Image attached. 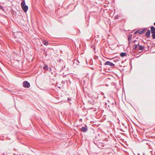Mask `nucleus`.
Segmentation results:
<instances>
[{
  "mask_svg": "<svg viewBox=\"0 0 155 155\" xmlns=\"http://www.w3.org/2000/svg\"><path fill=\"white\" fill-rule=\"evenodd\" d=\"M126 55V53L124 52H122L120 54V56L121 57H124Z\"/></svg>",
  "mask_w": 155,
  "mask_h": 155,
  "instance_id": "obj_10",
  "label": "nucleus"
},
{
  "mask_svg": "<svg viewBox=\"0 0 155 155\" xmlns=\"http://www.w3.org/2000/svg\"><path fill=\"white\" fill-rule=\"evenodd\" d=\"M23 86L25 87L28 88L30 87V84L28 81H24L23 82Z\"/></svg>",
  "mask_w": 155,
  "mask_h": 155,
  "instance_id": "obj_2",
  "label": "nucleus"
},
{
  "mask_svg": "<svg viewBox=\"0 0 155 155\" xmlns=\"http://www.w3.org/2000/svg\"><path fill=\"white\" fill-rule=\"evenodd\" d=\"M138 49L140 50H143L144 49V47L143 46H141L139 44V43H138Z\"/></svg>",
  "mask_w": 155,
  "mask_h": 155,
  "instance_id": "obj_5",
  "label": "nucleus"
},
{
  "mask_svg": "<svg viewBox=\"0 0 155 155\" xmlns=\"http://www.w3.org/2000/svg\"><path fill=\"white\" fill-rule=\"evenodd\" d=\"M71 100V99H69L68 98V101H70V100Z\"/></svg>",
  "mask_w": 155,
  "mask_h": 155,
  "instance_id": "obj_21",
  "label": "nucleus"
},
{
  "mask_svg": "<svg viewBox=\"0 0 155 155\" xmlns=\"http://www.w3.org/2000/svg\"><path fill=\"white\" fill-rule=\"evenodd\" d=\"M0 9H2L3 10H4V9H3V7L2 6L0 5Z\"/></svg>",
  "mask_w": 155,
  "mask_h": 155,
  "instance_id": "obj_16",
  "label": "nucleus"
},
{
  "mask_svg": "<svg viewBox=\"0 0 155 155\" xmlns=\"http://www.w3.org/2000/svg\"><path fill=\"white\" fill-rule=\"evenodd\" d=\"M47 67H48L47 65H46L45 66H44L43 68H47Z\"/></svg>",
  "mask_w": 155,
  "mask_h": 155,
  "instance_id": "obj_20",
  "label": "nucleus"
},
{
  "mask_svg": "<svg viewBox=\"0 0 155 155\" xmlns=\"http://www.w3.org/2000/svg\"><path fill=\"white\" fill-rule=\"evenodd\" d=\"M64 18H62V17H60V18H58V21H60V22H61V23H62V22H61V20H62Z\"/></svg>",
  "mask_w": 155,
  "mask_h": 155,
  "instance_id": "obj_14",
  "label": "nucleus"
},
{
  "mask_svg": "<svg viewBox=\"0 0 155 155\" xmlns=\"http://www.w3.org/2000/svg\"><path fill=\"white\" fill-rule=\"evenodd\" d=\"M118 17H119V16L118 15H117L114 17V19H118Z\"/></svg>",
  "mask_w": 155,
  "mask_h": 155,
  "instance_id": "obj_15",
  "label": "nucleus"
},
{
  "mask_svg": "<svg viewBox=\"0 0 155 155\" xmlns=\"http://www.w3.org/2000/svg\"><path fill=\"white\" fill-rule=\"evenodd\" d=\"M136 40H134V41H133L132 43H135L137 41Z\"/></svg>",
  "mask_w": 155,
  "mask_h": 155,
  "instance_id": "obj_19",
  "label": "nucleus"
},
{
  "mask_svg": "<svg viewBox=\"0 0 155 155\" xmlns=\"http://www.w3.org/2000/svg\"><path fill=\"white\" fill-rule=\"evenodd\" d=\"M150 31L149 30H148L147 31L145 34V36L148 38L150 36Z\"/></svg>",
  "mask_w": 155,
  "mask_h": 155,
  "instance_id": "obj_4",
  "label": "nucleus"
},
{
  "mask_svg": "<svg viewBox=\"0 0 155 155\" xmlns=\"http://www.w3.org/2000/svg\"><path fill=\"white\" fill-rule=\"evenodd\" d=\"M21 5L23 11L25 12H26L28 10V7L25 5V0H23L21 3Z\"/></svg>",
  "mask_w": 155,
  "mask_h": 155,
  "instance_id": "obj_1",
  "label": "nucleus"
},
{
  "mask_svg": "<svg viewBox=\"0 0 155 155\" xmlns=\"http://www.w3.org/2000/svg\"><path fill=\"white\" fill-rule=\"evenodd\" d=\"M81 129L83 132H86L87 130V127H82L81 128Z\"/></svg>",
  "mask_w": 155,
  "mask_h": 155,
  "instance_id": "obj_6",
  "label": "nucleus"
},
{
  "mask_svg": "<svg viewBox=\"0 0 155 155\" xmlns=\"http://www.w3.org/2000/svg\"><path fill=\"white\" fill-rule=\"evenodd\" d=\"M105 65H108L111 66H114V64L113 63L109 61H106L105 63Z\"/></svg>",
  "mask_w": 155,
  "mask_h": 155,
  "instance_id": "obj_3",
  "label": "nucleus"
},
{
  "mask_svg": "<svg viewBox=\"0 0 155 155\" xmlns=\"http://www.w3.org/2000/svg\"><path fill=\"white\" fill-rule=\"evenodd\" d=\"M138 32H139V30H137V31H135L134 33V34H137V33H138Z\"/></svg>",
  "mask_w": 155,
  "mask_h": 155,
  "instance_id": "obj_18",
  "label": "nucleus"
},
{
  "mask_svg": "<svg viewBox=\"0 0 155 155\" xmlns=\"http://www.w3.org/2000/svg\"><path fill=\"white\" fill-rule=\"evenodd\" d=\"M43 44L46 46H47L48 45V42L45 40H43Z\"/></svg>",
  "mask_w": 155,
  "mask_h": 155,
  "instance_id": "obj_11",
  "label": "nucleus"
},
{
  "mask_svg": "<svg viewBox=\"0 0 155 155\" xmlns=\"http://www.w3.org/2000/svg\"><path fill=\"white\" fill-rule=\"evenodd\" d=\"M152 38L153 39H155V32L154 33H152Z\"/></svg>",
  "mask_w": 155,
  "mask_h": 155,
  "instance_id": "obj_13",
  "label": "nucleus"
},
{
  "mask_svg": "<svg viewBox=\"0 0 155 155\" xmlns=\"http://www.w3.org/2000/svg\"><path fill=\"white\" fill-rule=\"evenodd\" d=\"M150 30L151 33H155V28L153 26L150 27Z\"/></svg>",
  "mask_w": 155,
  "mask_h": 155,
  "instance_id": "obj_8",
  "label": "nucleus"
},
{
  "mask_svg": "<svg viewBox=\"0 0 155 155\" xmlns=\"http://www.w3.org/2000/svg\"><path fill=\"white\" fill-rule=\"evenodd\" d=\"M131 41L130 40H128V43L129 45L131 43Z\"/></svg>",
  "mask_w": 155,
  "mask_h": 155,
  "instance_id": "obj_17",
  "label": "nucleus"
},
{
  "mask_svg": "<svg viewBox=\"0 0 155 155\" xmlns=\"http://www.w3.org/2000/svg\"><path fill=\"white\" fill-rule=\"evenodd\" d=\"M154 25L155 26V22L154 23Z\"/></svg>",
  "mask_w": 155,
  "mask_h": 155,
  "instance_id": "obj_22",
  "label": "nucleus"
},
{
  "mask_svg": "<svg viewBox=\"0 0 155 155\" xmlns=\"http://www.w3.org/2000/svg\"><path fill=\"white\" fill-rule=\"evenodd\" d=\"M132 35H129L128 36V40H131L132 38Z\"/></svg>",
  "mask_w": 155,
  "mask_h": 155,
  "instance_id": "obj_12",
  "label": "nucleus"
},
{
  "mask_svg": "<svg viewBox=\"0 0 155 155\" xmlns=\"http://www.w3.org/2000/svg\"><path fill=\"white\" fill-rule=\"evenodd\" d=\"M138 43L137 44H135L133 45L132 49L133 51H134L135 50H136L138 47Z\"/></svg>",
  "mask_w": 155,
  "mask_h": 155,
  "instance_id": "obj_7",
  "label": "nucleus"
},
{
  "mask_svg": "<svg viewBox=\"0 0 155 155\" xmlns=\"http://www.w3.org/2000/svg\"><path fill=\"white\" fill-rule=\"evenodd\" d=\"M147 29V28H146L144 29H143L142 30L140 31L139 30L138 33L140 35H141L143 34L144 33V32H145V31Z\"/></svg>",
  "mask_w": 155,
  "mask_h": 155,
  "instance_id": "obj_9",
  "label": "nucleus"
}]
</instances>
